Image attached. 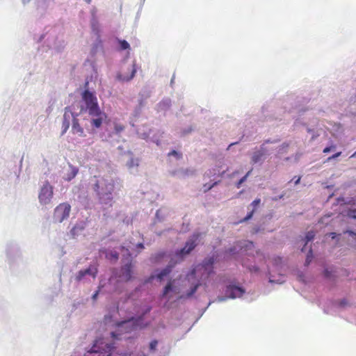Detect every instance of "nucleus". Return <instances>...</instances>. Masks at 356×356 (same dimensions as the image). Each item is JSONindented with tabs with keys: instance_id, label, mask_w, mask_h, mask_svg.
Here are the masks:
<instances>
[{
	"instance_id": "nucleus-1",
	"label": "nucleus",
	"mask_w": 356,
	"mask_h": 356,
	"mask_svg": "<svg viewBox=\"0 0 356 356\" xmlns=\"http://www.w3.org/2000/svg\"><path fill=\"white\" fill-rule=\"evenodd\" d=\"M215 259L213 257L205 259L202 264L197 265L191 272L188 274L187 277L189 281L191 280H195L193 282V287L186 293V297H191L197 290L198 287L202 284V282L209 278L210 275L213 273V264Z\"/></svg>"
},
{
	"instance_id": "nucleus-2",
	"label": "nucleus",
	"mask_w": 356,
	"mask_h": 356,
	"mask_svg": "<svg viewBox=\"0 0 356 356\" xmlns=\"http://www.w3.org/2000/svg\"><path fill=\"white\" fill-rule=\"evenodd\" d=\"M81 97L85 103L86 108L82 107L81 112L84 110L88 111V115L91 117L90 124L92 127L96 129L101 127L106 116L99 108L95 95L88 90H86L83 92Z\"/></svg>"
},
{
	"instance_id": "nucleus-3",
	"label": "nucleus",
	"mask_w": 356,
	"mask_h": 356,
	"mask_svg": "<svg viewBox=\"0 0 356 356\" xmlns=\"http://www.w3.org/2000/svg\"><path fill=\"white\" fill-rule=\"evenodd\" d=\"M93 188L97 193L99 200L102 204L112 206L113 197L112 193L114 191V182L113 180H107L102 178L100 180H97L94 184Z\"/></svg>"
},
{
	"instance_id": "nucleus-4",
	"label": "nucleus",
	"mask_w": 356,
	"mask_h": 356,
	"mask_svg": "<svg viewBox=\"0 0 356 356\" xmlns=\"http://www.w3.org/2000/svg\"><path fill=\"white\" fill-rule=\"evenodd\" d=\"M71 211V206L67 202L59 204L54 211L53 219L55 222H62L67 219Z\"/></svg>"
},
{
	"instance_id": "nucleus-5",
	"label": "nucleus",
	"mask_w": 356,
	"mask_h": 356,
	"mask_svg": "<svg viewBox=\"0 0 356 356\" xmlns=\"http://www.w3.org/2000/svg\"><path fill=\"white\" fill-rule=\"evenodd\" d=\"M54 195V188L49 181H46L39 192L38 199L41 204L46 205L51 202Z\"/></svg>"
},
{
	"instance_id": "nucleus-6",
	"label": "nucleus",
	"mask_w": 356,
	"mask_h": 356,
	"mask_svg": "<svg viewBox=\"0 0 356 356\" xmlns=\"http://www.w3.org/2000/svg\"><path fill=\"white\" fill-rule=\"evenodd\" d=\"M200 236V233L194 234L192 238L186 241L185 246L179 250L178 254L181 256L189 254L195 248V242Z\"/></svg>"
},
{
	"instance_id": "nucleus-7",
	"label": "nucleus",
	"mask_w": 356,
	"mask_h": 356,
	"mask_svg": "<svg viewBox=\"0 0 356 356\" xmlns=\"http://www.w3.org/2000/svg\"><path fill=\"white\" fill-rule=\"evenodd\" d=\"M73 116H76V115H74V113L71 111L69 107H66L65 108V112L63 114V119L62 122V133L61 134H65L68 130L70 125V119L73 118Z\"/></svg>"
},
{
	"instance_id": "nucleus-8",
	"label": "nucleus",
	"mask_w": 356,
	"mask_h": 356,
	"mask_svg": "<svg viewBox=\"0 0 356 356\" xmlns=\"http://www.w3.org/2000/svg\"><path fill=\"white\" fill-rule=\"evenodd\" d=\"M236 246L241 248V250L243 252H246V254H252V252H249V251L252 250L254 248V244L252 241H245L243 245H241V242H238L236 243V246L231 248L228 250V251H227L228 253L229 254H235V252L236 250Z\"/></svg>"
},
{
	"instance_id": "nucleus-9",
	"label": "nucleus",
	"mask_w": 356,
	"mask_h": 356,
	"mask_svg": "<svg viewBox=\"0 0 356 356\" xmlns=\"http://www.w3.org/2000/svg\"><path fill=\"white\" fill-rule=\"evenodd\" d=\"M137 71L136 64L134 62L131 68L129 70V73L122 74L118 73L117 74V79L122 82H128L130 81L135 76Z\"/></svg>"
},
{
	"instance_id": "nucleus-10",
	"label": "nucleus",
	"mask_w": 356,
	"mask_h": 356,
	"mask_svg": "<svg viewBox=\"0 0 356 356\" xmlns=\"http://www.w3.org/2000/svg\"><path fill=\"white\" fill-rule=\"evenodd\" d=\"M244 293L245 291L242 288L233 285L227 286L225 290L226 296L230 298H240Z\"/></svg>"
},
{
	"instance_id": "nucleus-11",
	"label": "nucleus",
	"mask_w": 356,
	"mask_h": 356,
	"mask_svg": "<svg viewBox=\"0 0 356 356\" xmlns=\"http://www.w3.org/2000/svg\"><path fill=\"white\" fill-rule=\"evenodd\" d=\"M133 267L131 262H129L121 268L120 277L122 280L128 282L132 279Z\"/></svg>"
},
{
	"instance_id": "nucleus-12",
	"label": "nucleus",
	"mask_w": 356,
	"mask_h": 356,
	"mask_svg": "<svg viewBox=\"0 0 356 356\" xmlns=\"http://www.w3.org/2000/svg\"><path fill=\"white\" fill-rule=\"evenodd\" d=\"M72 133L74 135H77L79 137L86 136L84 129L80 124L76 116H73Z\"/></svg>"
},
{
	"instance_id": "nucleus-13",
	"label": "nucleus",
	"mask_w": 356,
	"mask_h": 356,
	"mask_svg": "<svg viewBox=\"0 0 356 356\" xmlns=\"http://www.w3.org/2000/svg\"><path fill=\"white\" fill-rule=\"evenodd\" d=\"M260 202H261V200H260L259 198H257V199L254 200L252 202V204H251V205L253 207L252 210V211H250L247 214V216H245L243 220H241L240 221V222H245V221H247V220H248L251 219V218H252V216H253V214H254V211H255V210L257 209V207L259 205Z\"/></svg>"
},
{
	"instance_id": "nucleus-14",
	"label": "nucleus",
	"mask_w": 356,
	"mask_h": 356,
	"mask_svg": "<svg viewBox=\"0 0 356 356\" xmlns=\"http://www.w3.org/2000/svg\"><path fill=\"white\" fill-rule=\"evenodd\" d=\"M105 254V257L107 259L111 261H117L119 258V254L116 251H107L106 250H102Z\"/></svg>"
},
{
	"instance_id": "nucleus-15",
	"label": "nucleus",
	"mask_w": 356,
	"mask_h": 356,
	"mask_svg": "<svg viewBox=\"0 0 356 356\" xmlns=\"http://www.w3.org/2000/svg\"><path fill=\"white\" fill-rule=\"evenodd\" d=\"M170 271L171 268L170 267L164 268L156 275L157 279L159 280H162L164 277L170 274Z\"/></svg>"
},
{
	"instance_id": "nucleus-16",
	"label": "nucleus",
	"mask_w": 356,
	"mask_h": 356,
	"mask_svg": "<svg viewBox=\"0 0 356 356\" xmlns=\"http://www.w3.org/2000/svg\"><path fill=\"white\" fill-rule=\"evenodd\" d=\"M170 271L171 268L170 267L164 268L156 275L157 279L159 280H162L164 277L170 274Z\"/></svg>"
},
{
	"instance_id": "nucleus-17",
	"label": "nucleus",
	"mask_w": 356,
	"mask_h": 356,
	"mask_svg": "<svg viewBox=\"0 0 356 356\" xmlns=\"http://www.w3.org/2000/svg\"><path fill=\"white\" fill-rule=\"evenodd\" d=\"M172 289H173V287H172V282L170 281L167 284V285L164 287L163 293L161 294V297L162 298L165 297L168 294V293L170 291H172Z\"/></svg>"
},
{
	"instance_id": "nucleus-18",
	"label": "nucleus",
	"mask_w": 356,
	"mask_h": 356,
	"mask_svg": "<svg viewBox=\"0 0 356 356\" xmlns=\"http://www.w3.org/2000/svg\"><path fill=\"white\" fill-rule=\"evenodd\" d=\"M315 236V233L313 231H309L306 234V236L303 241H305V246L307 245V243L314 239Z\"/></svg>"
},
{
	"instance_id": "nucleus-19",
	"label": "nucleus",
	"mask_w": 356,
	"mask_h": 356,
	"mask_svg": "<svg viewBox=\"0 0 356 356\" xmlns=\"http://www.w3.org/2000/svg\"><path fill=\"white\" fill-rule=\"evenodd\" d=\"M263 155L264 154L261 152H254L252 157V163H257L259 162L261 159Z\"/></svg>"
},
{
	"instance_id": "nucleus-20",
	"label": "nucleus",
	"mask_w": 356,
	"mask_h": 356,
	"mask_svg": "<svg viewBox=\"0 0 356 356\" xmlns=\"http://www.w3.org/2000/svg\"><path fill=\"white\" fill-rule=\"evenodd\" d=\"M138 159L135 158H131L130 160L127 162V166L131 168L134 166L138 165Z\"/></svg>"
},
{
	"instance_id": "nucleus-21",
	"label": "nucleus",
	"mask_w": 356,
	"mask_h": 356,
	"mask_svg": "<svg viewBox=\"0 0 356 356\" xmlns=\"http://www.w3.org/2000/svg\"><path fill=\"white\" fill-rule=\"evenodd\" d=\"M124 126L121 124L115 123L114 124V131L116 134H120L124 130Z\"/></svg>"
},
{
	"instance_id": "nucleus-22",
	"label": "nucleus",
	"mask_w": 356,
	"mask_h": 356,
	"mask_svg": "<svg viewBox=\"0 0 356 356\" xmlns=\"http://www.w3.org/2000/svg\"><path fill=\"white\" fill-rule=\"evenodd\" d=\"M84 270L87 271V275H90L93 277H95L97 274V269L95 267H94V268L89 267L88 268H87Z\"/></svg>"
},
{
	"instance_id": "nucleus-23",
	"label": "nucleus",
	"mask_w": 356,
	"mask_h": 356,
	"mask_svg": "<svg viewBox=\"0 0 356 356\" xmlns=\"http://www.w3.org/2000/svg\"><path fill=\"white\" fill-rule=\"evenodd\" d=\"M312 258H313L312 250V248H310L309 252H308V254L307 255L306 260H305V265L306 266H308L310 264V262L312 260Z\"/></svg>"
},
{
	"instance_id": "nucleus-24",
	"label": "nucleus",
	"mask_w": 356,
	"mask_h": 356,
	"mask_svg": "<svg viewBox=\"0 0 356 356\" xmlns=\"http://www.w3.org/2000/svg\"><path fill=\"white\" fill-rule=\"evenodd\" d=\"M120 49L122 50H125V49H129L130 46H129V44L124 40H120Z\"/></svg>"
},
{
	"instance_id": "nucleus-25",
	"label": "nucleus",
	"mask_w": 356,
	"mask_h": 356,
	"mask_svg": "<svg viewBox=\"0 0 356 356\" xmlns=\"http://www.w3.org/2000/svg\"><path fill=\"white\" fill-rule=\"evenodd\" d=\"M168 156H175L177 159H180L182 157L181 154L177 152L176 150H172L171 152H170L168 154Z\"/></svg>"
},
{
	"instance_id": "nucleus-26",
	"label": "nucleus",
	"mask_w": 356,
	"mask_h": 356,
	"mask_svg": "<svg viewBox=\"0 0 356 356\" xmlns=\"http://www.w3.org/2000/svg\"><path fill=\"white\" fill-rule=\"evenodd\" d=\"M250 174V171L248 172V173L243 176L237 183H236V187L239 188L241 186V184L247 179V177Z\"/></svg>"
},
{
	"instance_id": "nucleus-27",
	"label": "nucleus",
	"mask_w": 356,
	"mask_h": 356,
	"mask_svg": "<svg viewBox=\"0 0 356 356\" xmlns=\"http://www.w3.org/2000/svg\"><path fill=\"white\" fill-rule=\"evenodd\" d=\"M158 345V341L157 340H152L149 343V350L151 351H155L156 349V346Z\"/></svg>"
},
{
	"instance_id": "nucleus-28",
	"label": "nucleus",
	"mask_w": 356,
	"mask_h": 356,
	"mask_svg": "<svg viewBox=\"0 0 356 356\" xmlns=\"http://www.w3.org/2000/svg\"><path fill=\"white\" fill-rule=\"evenodd\" d=\"M87 275V271H85L84 270H80L76 277V280L77 281H80L83 279V277Z\"/></svg>"
},
{
	"instance_id": "nucleus-29",
	"label": "nucleus",
	"mask_w": 356,
	"mask_h": 356,
	"mask_svg": "<svg viewBox=\"0 0 356 356\" xmlns=\"http://www.w3.org/2000/svg\"><path fill=\"white\" fill-rule=\"evenodd\" d=\"M218 181L214 182L212 185L208 186L207 184L204 185V191L207 192L211 190L214 186L218 184Z\"/></svg>"
},
{
	"instance_id": "nucleus-30",
	"label": "nucleus",
	"mask_w": 356,
	"mask_h": 356,
	"mask_svg": "<svg viewBox=\"0 0 356 356\" xmlns=\"http://www.w3.org/2000/svg\"><path fill=\"white\" fill-rule=\"evenodd\" d=\"M77 172H78V169H77V168H74L72 169V175H71V176L68 178V180H70V179H72V178H74V177L76 175Z\"/></svg>"
},
{
	"instance_id": "nucleus-31",
	"label": "nucleus",
	"mask_w": 356,
	"mask_h": 356,
	"mask_svg": "<svg viewBox=\"0 0 356 356\" xmlns=\"http://www.w3.org/2000/svg\"><path fill=\"white\" fill-rule=\"evenodd\" d=\"M335 148V146L334 145H332L331 147H326L325 148H324L323 149V153H328L331 151L332 149H334Z\"/></svg>"
},
{
	"instance_id": "nucleus-32",
	"label": "nucleus",
	"mask_w": 356,
	"mask_h": 356,
	"mask_svg": "<svg viewBox=\"0 0 356 356\" xmlns=\"http://www.w3.org/2000/svg\"><path fill=\"white\" fill-rule=\"evenodd\" d=\"M341 154V152H339L333 154L332 156L329 157L328 160L336 159V158L339 157Z\"/></svg>"
},
{
	"instance_id": "nucleus-33",
	"label": "nucleus",
	"mask_w": 356,
	"mask_h": 356,
	"mask_svg": "<svg viewBox=\"0 0 356 356\" xmlns=\"http://www.w3.org/2000/svg\"><path fill=\"white\" fill-rule=\"evenodd\" d=\"M99 343L98 341H96V343L94 344L93 347L91 348L90 353H97L99 350L96 349L97 343Z\"/></svg>"
},
{
	"instance_id": "nucleus-34",
	"label": "nucleus",
	"mask_w": 356,
	"mask_h": 356,
	"mask_svg": "<svg viewBox=\"0 0 356 356\" xmlns=\"http://www.w3.org/2000/svg\"><path fill=\"white\" fill-rule=\"evenodd\" d=\"M345 233H348L351 236L354 237L356 239V233L353 231H346Z\"/></svg>"
},
{
	"instance_id": "nucleus-35",
	"label": "nucleus",
	"mask_w": 356,
	"mask_h": 356,
	"mask_svg": "<svg viewBox=\"0 0 356 356\" xmlns=\"http://www.w3.org/2000/svg\"><path fill=\"white\" fill-rule=\"evenodd\" d=\"M324 275L325 277H329L330 276V273L326 269L324 271Z\"/></svg>"
},
{
	"instance_id": "nucleus-36",
	"label": "nucleus",
	"mask_w": 356,
	"mask_h": 356,
	"mask_svg": "<svg viewBox=\"0 0 356 356\" xmlns=\"http://www.w3.org/2000/svg\"><path fill=\"white\" fill-rule=\"evenodd\" d=\"M137 247L140 249H143L145 247H144V245L142 243H139L137 244Z\"/></svg>"
},
{
	"instance_id": "nucleus-37",
	"label": "nucleus",
	"mask_w": 356,
	"mask_h": 356,
	"mask_svg": "<svg viewBox=\"0 0 356 356\" xmlns=\"http://www.w3.org/2000/svg\"><path fill=\"white\" fill-rule=\"evenodd\" d=\"M329 236H330L332 238H334L336 237V233L331 232L329 234Z\"/></svg>"
},
{
	"instance_id": "nucleus-38",
	"label": "nucleus",
	"mask_w": 356,
	"mask_h": 356,
	"mask_svg": "<svg viewBox=\"0 0 356 356\" xmlns=\"http://www.w3.org/2000/svg\"><path fill=\"white\" fill-rule=\"evenodd\" d=\"M97 295H98V291H96L93 295H92V299L93 300H96L97 297Z\"/></svg>"
},
{
	"instance_id": "nucleus-39",
	"label": "nucleus",
	"mask_w": 356,
	"mask_h": 356,
	"mask_svg": "<svg viewBox=\"0 0 356 356\" xmlns=\"http://www.w3.org/2000/svg\"><path fill=\"white\" fill-rule=\"evenodd\" d=\"M151 309H152V307H148L146 309V310H145V313H144L143 314H147V313H149V312L151 311Z\"/></svg>"
},
{
	"instance_id": "nucleus-40",
	"label": "nucleus",
	"mask_w": 356,
	"mask_h": 356,
	"mask_svg": "<svg viewBox=\"0 0 356 356\" xmlns=\"http://www.w3.org/2000/svg\"><path fill=\"white\" fill-rule=\"evenodd\" d=\"M106 348L108 350H111L113 348V346L111 345H109V344H106Z\"/></svg>"
},
{
	"instance_id": "nucleus-41",
	"label": "nucleus",
	"mask_w": 356,
	"mask_h": 356,
	"mask_svg": "<svg viewBox=\"0 0 356 356\" xmlns=\"http://www.w3.org/2000/svg\"><path fill=\"white\" fill-rule=\"evenodd\" d=\"M300 181V177H298V179H296V181H295V184H299Z\"/></svg>"
},
{
	"instance_id": "nucleus-42",
	"label": "nucleus",
	"mask_w": 356,
	"mask_h": 356,
	"mask_svg": "<svg viewBox=\"0 0 356 356\" xmlns=\"http://www.w3.org/2000/svg\"><path fill=\"white\" fill-rule=\"evenodd\" d=\"M250 270L251 271H252V270H254V271H258V270H259V269H258V268H257V267H254V266L252 269V268H250Z\"/></svg>"
},
{
	"instance_id": "nucleus-43",
	"label": "nucleus",
	"mask_w": 356,
	"mask_h": 356,
	"mask_svg": "<svg viewBox=\"0 0 356 356\" xmlns=\"http://www.w3.org/2000/svg\"><path fill=\"white\" fill-rule=\"evenodd\" d=\"M133 319H134V318H131V321H132ZM130 322H131V320H129V321H128L122 322V323H120V325H122V324H127V323H130Z\"/></svg>"
},
{
	"instance_id": "nucleus-44",
	"label": "nucleus",
	"mask_w": 356,
	"mask_h": 356,
	"mask_svg": "<svg viewBox=\"0 0 356 356\" xmlns=\"http://www.w3.org/2000/svg\"><path fill=\"white\" fill-rule=\"evenodd\" d=\"M92 0H86L88 3H90Z\"/></svg>"
},
{
	"instance_id": "nucleus-45",
	"label": "nucleus",
	"mask_w": 356,
	"mask_h": 356,
	"mask_svg": "<svg viewBox=\"0 0 356 356\" xmlns=\"http://www.w3.org/2000/svg\"><path fill=\"white\" fill-rule=\"evenodd\" d=\"M164 256V253L159 254V257H163Z\"/></svg>"
},
{
	"instance_id": "nucleus-46",
	"label": "nucleus",
	"mask_w": 356,
	"mask_h": 356,
	"mask_svg": "<svg viewBox=\"0 0 356 356\" xmlns=\"http://www.w3.org/2000/svg\"><path fill=\"white\" fill-rule=\"evenodd\" d=\"M111 334H112V337H113V338H115V333H114V332H112V333H111Z\"/></svg>"
},
{
	"instance_id": "nucleus-47",
	"label": "nucleus",
	"mask_w": 356,
	"mask_h": 356,
	"mask_svg": "<svg viewBox=\"0 0 356 356\" xmlns=\"http://www.w3.org/2000/svg\"><path fill=\"white\" fill-rule=\"evenodd\" d=\"M121 249H122V250H125V248H124V246H122V247H121ZM126 250H127V249H126Z\"/></svg>"
},
{
	"instance_id": "nucleus-48",
	"label": "nucleus",
	"mask_w": 356,
	"mask_h": 356,
	"mask_svg": "<svg viewBox=\"0 0 356 356\" xmlns=\"http://www.w3.org/2000/svg\"><path fill=\"white\" fill-rule=\"evenodd\" d=\"M24 3L29 2L30 0H22Z\"/></svg>"
},
{
	"instance_id": "nucleus-49",
	"label": "nucleus",
	"mask_w": 356,
	"mask_h": 356,
	"mask_svg": "<svg viewBox=\"0 0 356 356\" xmlns=\"http://www.w3.org/2000/svg\"><path fill=\"white\" fill-rule=\"evenodd\" d=\"M353 156H356V152L352 155V157Z\"/></svg>"
},
{
	"instance_id": "nucleus-50",
	"label": "nucleus",
	"mask_w": 356,
	"mask_h": 356,
	"mask_svg": "<svg viewBox=\"0 0 356 356\" xmlns=\"http://www.w3.org/2000/svg\"><path fill=\"white\" fill-rule=\"evenodd\" d=\"M106 356H111V353L107 354Z\"/></svg>"
},
{
	"instance_id": "nucleus-51",
	"label": "nucleus",
	"mask_w": 356,
	"mask_h": 356,
	"mask_svg": "<svg viewBox=\"0 0 356 356\" xmlns=\"http://www.w3.org/2000/svg\"><path fill=\"white\" fill-rule=\"evenodd\" d=\"M140 356H146L145 354L141 355Z\"/></svg>"
}]
</instances>
